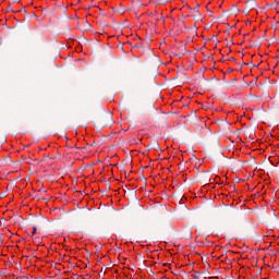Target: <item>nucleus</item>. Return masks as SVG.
I'll use <instances>...</instances> for the list:
<instances>
[{
	"label": "nucleus",
	"mask_w": 279,
	"mask_h": 279,
	"mask_svg": "<svg viewBox=\"0 0 279 279\" xmlns=\"http://www.w3.org/2000/svg\"><path fill=\"white\" fill-rule=\"evenodd\" d=\"M47 223H49V220L45 217H36L34 220H33V225H34V228H45V226H47Z\"/></svg>",
	"instance_id": "obj_1"
},
{
	"label": "nucleus",
	"mask_w": 279,
	"mask_h": 279,
	"mask_svg": "<svg viewBox=\"0 0 279 279\" xmlns=\"http://www.w3.org/2000/svg\"><path fill=\"white\" fill-rule=\"evenodd\" d=\"M102 125H112V113H109L101 118Z\"/></svg>",
	"instance_id": "obj_2"
},
{
	"label": "nucleus",
	"mask_w": 279,
	"mask_h": 279,
	"mask_svg": "<svg viewBox=\"0 0 279 279\" xmlns=\"http://www.w3.org/2000/svg\"><path fill=\"white\" fill-rule=\"evenodd\" d=\"M229 12L230 14H233L234 16H236V14H239L240 12L239 7L236 4H233L229 11H225L226 16H230L228 15Z\"/></svg>",
	"instance_id": "obj_3"
},
{
	"label": "nucleus",
	"mask_w": 279,
	"mask_h": 279,
	"mask_svg": "<svg viewBox=\"0 0 279 279\" xmlns=\"http://www.w3.org/2000/svg\"><path fill=\"white\" fill-rule=\"evenodd\" d=\"M254 8H256V1L254 0H250L246 2V14H250V12H252V10H254Z\"/></svg>",
	"instance_id": "obj_4"
},
{
	"label": "nucleus",
	"mask_w": 279,
	"mask_h": 279,
	"mask_svg": "<svg viewBox=\"0 0 279 279\" xmlns=\"http://www.w3.org/2000/svg\"><path fill=\"white\" fill-rule=\"evenodd\" d=\"M264 93L266 95H269V87L271 86V82H269V77H266L265 82H264Z\"/></svg>",
	"instance_id": "obj_5"
},
{
	"label": "nucleus",
	"mask_w": 279,
	"mask_h": 279,
	"mask_svg": "<svg viewBox=\"0 0 279 279\" xmlns=\"http://www.w3.org/2000/svg\"><path fill=\"white\" fill-rule=\"evenodd\" d=\"M150 149H158V147H160V144H158V141H153L149 144Z\"/></svg>",
	"instance_id": "obj_6"
},
{
	"label": "nucleus",
	"mask_w": 279,
	"mask_h": 279,
	"mask_svg": "<svg viewBox=\"0 0 279 279\" xmlns=\"http://www.w3.org/2000/svg\"><path fill=\"white\" fill-rule=\"evenodd\" d=\"M192 10L195 12V14L193 15L194 21H199L201 19L199 10L197 9H192Z\"/></svg>",
	"instance_id": "obj_7"
},
{
	"label": "nucleus",
	"mask_w": 279,
	"mask_h": 279,
	"mask_svg": "<svg viewBox=\"0 0 279 279\" xmlns=\"http://www.w3.org/2000/svg\"><path fill=\"white\" fill-rule=\"evenodd\" d=\"M256 86H257V88L263 90V93H265V83H259V85H256Z\"/></svg>",
	"instance_id": "obj_8"
},
{
	"label": "nucleus",
	"mask_w": 279,
	"mask_h": 279,
	"mask_svg": "<svg viewBox=\"0 0 279 279\" xmlns=\"http://www.w3.org/2000/svg\"><path fill=\"white\" fill-rule=\"evenodd\" d=\"M124 161L128 162H132V156L128 155L124 159Z\"/></svg>",
	"instance_id": "obj_9"
},
{
	"label": "nucleus",
	"mask_w": 279,
	"mask_h": 279,
	"mask_svg": "<svg viewBox=\"0 0 279 279\" xmlns=\"http://www.w3.org/2000/svg\"><path fill=\"white\" fill-rule=\"evenodd\" d=\"M277 5H278V1H275V3L270 5V10H276Z\"/></svg>",
	"instance_id": "obj_10"
},
{
	"label": "nucleus",
	"mask_w": 279,
	"mask_h": 279,
	"mask_svg": "<svg viewBox=\"0 0 279 279\" xmlns=\"http://www.w3.org/2000/svg\"><path fill=\"white\" fill-rule=\"evenodd\" d=\"M256 82H258V77H255V81H251V84H252L253 86H257Z\"/></svg>",
	"instance_id": "obj_11"
},
{
	"label": "nucleus",
	"mask_w": 279,
	"mask_h": 279,
	"mask_svg": "<svg viewBox=\"0 0 279 279\" xmlns=\"http://www.w3.org/2000/svg\"><path fill=\"white\" fill-rule=\"evenodd\" d=\"M0 197H8V192H2V193L0 194Z\"/></svg>",
	"instance_id": "obj_12"
},
{
	"label": "nucleus",
	"mask_w": 279,
	"mask_h": 279,
	"mask_svg": "<svg viewBox=\"0 0 279 279\" xmlns=\"http://www.w3.org/2000/svg\"><path fill=\"white\" fill-rule=\"evenodd\" d=\"M181 51H184V53H187L186 47L182 46V47H181Z\"/></svg>",
	"instance_id": "obj_13"
},
{
	"label": "nucleus",
	"mask_w": 279,
	"mask_h": 279,
	"mask_svg": "<svg viewBox=\"0 0 279 279\" xmlns=\"http://www.w3.org/2000/svg\"><path fill=\"white\" fill-rule=\"evenodd\" d=\"M36 232H37V228H36V227H33L32 234H36Z\"/></svg>",
	"instance_id": "obj_14"
},
{
	"label": "nucleus",
	"mask_w": 279,
	"mask_h": 279,
	"mask_svg": "<svg viewBox=\"0 0 279 279\" xmlns=\"http://www.w3.org/2000/svg\"><path fill=\"white\" fill-rule=\"evenodd\" d=\"M20 12H24V14H27V11H25V8H22Z\"/></svg>",
	"instance_id": "obj_15"
},
{
	"label": "nucleus",
	"mask_w": 279,
	"mask_h": 279,
	"mask_svg": "<svg viewBox=\"0 0 279 279\" xmlns=\"http://www.w3.org/2000/svg\"><path fill=\"white\" fill-rule=\"evenodd\" d=\"M210 40H217V35H214Z\"/></svg>",
	"instance_id": "obj_16"
},
{
	"label": "nucleus",
	"mask_w": 279,
	"mask_h": 279,
	"mask_svg": "<svg viewBox=\"0 0 279 279\" xmlns=\"http://www.w3.org/2000/svg\"><path fill=\"white\" fill-rule=\"evenodd\" d=\"M186 52L179 53L178 57L182 58Z\"/></svg>",
	"instance_id": "obj_17"
},
{
	"label": "nucleus",
	"mask_w": 279,
	"mask_h": 279,
	"mask_svg": "<svg viewBox=\"0 0 279 279\" xmlns=\"http://www.w3.org/2000/svg\"><path fill=\"white\" fill-rule=\"evenodd\" d=\"M229 60H230V62H234V60H236V59H234L233 57H231V58H229Z\"/></svg>",
	"instance_id": "obj_18"
},
{
	"label": "nucleus",
	"mask_w": 279,
	"mask_h": 279,
	"mask_svg": "<svg viewBox=\"0 0 279 279\" xmlns=\"http://www.w3.org/2000/svg\"><path fill=\"white\" fill-rule=\"evenodd\" d=\"M199 272H196V275L194 276L195 279L199 278Z\"/></svg>",
	"instance_id": "obj_19"
},
{
	"label": "nucleus",
	"mask_w": 279,
	"mask_h": 279,
	"mask_svg": "<svg viewBox=\"0 0 279 279\" xmlns=\"http://www.w3.org/2000/svg\"><path fill=\"white\" fill-rule=\"evenodd\" d=\"M253 47H260V45H258V44H253Z\"/></svg>",
	"instance_id": "obj_20"
},
{
	"label": "nucleus",
	"mask_w": 279,
	"mask_h": 279,
	"mask_svg": "<svg viewBox=\"0 0 279 279\" xmlns=\"http://www.w3.org/2000/svg\"><path fill=\"white\" fill-rule=\"evenodd\" d=\"M244 12L247 14V7L244 9Z\"/></svg>",
	"instance_id": "obj_21"
},
{
	"label": "nucleus",
	"mask_w": 279,
	"mask_h": 279,
	"mask_svg": "<svg viewBox=\"0 0 279 279\" xmlns=\"http://www.w3.org/2000/svg\"><path fill=\"white\" fill-rule=\"evenodd\" d=\"M245 64H247V63L243 62V63L241 64V66H245Z\"/></svg>",
	"instance_id": "obj_22"
},
{
	"label": "nucleus",
	"mask_w": 279,
	"mask_h": 279,
	"mask_svg": "<svg viewBox=\"0 0 279 279\" xmlns=\"http://www.w3.org/2000/svg\"><path fill=\"white\" fill-rule=\"evenodd\" d=\"M44 160H49V156H47Z\"/></svg>",
	"instance_id": "obj_23"
},
{
	"label": "nucleus",
	"mask_w": 279,
	"mask_h": 279,
	"mask_svg": "<svg viewBox=\"0 0 279 279\" xmlns=\"http://www.w3.org/2000/svg\"><path fill=\"white\" fill-rule=\"evenodd\" d=\"M206 242L209 243V244H213V242H210V241H208V240H206Z\"/></svg>",
	"instance_id": "obj_24"
},
{
	"label": "nucleus",
	"mask_w": 279,
	"mask_h": 279,
	"mask_svg": "<svg viewBox=\"0 0 279 279\" xmlns=\"http://www.w3.org/2000/svg\"><path fill=\"white\" fill-rule=\"evenodd\" d=\"M107 189L110 190V184L107 185Z\"/></svg>",
	"instance_id": "obj_25"
},
{
	"label": "nucleus",
	"mask_w": 279,
	"mask_h": 279,
	"mask_svg": "<svg viewBox=\"0 0 279 279\" xmlns=\"http://www.w3.org/2000/svg\"><path fill=\"white\" fill-rule=\"evenodd\" d=\"M107 189L110 190V184L107 185Z\"/></svg>",
	"instance_id": "obj_26"
},
{
	"label": "nucleus",
	"mask_w": 279,
	"mask_h": 279,
	"mask_svg": "<svg viewBox=\"0 0 279 279\" xmlns=\"http://www.w3.org/2000/svg\"><path fill=\"white\" fill-rule=\"evenodd\" d=\"M197 8H199V4L196 8H194V10H197Z\"/></svg>",
	"instance_id": "obj_27"
},
{
	"label": "nucleus",
	"mask_w": 279,
	"mask_h": 279,
	"mask_svg": "<svg viewBox=\"0 0 279 279\" xmlns=\"http://www.w3.org/2000/svg\"><path fill=\"white\" fill-rule=\"evenodd\" d=\"M82 150L86 149V147H81Z\"/></svg>",
	"instance_id": "obj_28"
},
{
	"label": "nucleus",
	"mask_w": 279,
	"mask_h": 279,
	"mask_svg": "<svg viewBox=\"0 0 279 279\" xmlns=\"http://www.w3.org/2000/svg\"><path fill=\"white\" fill-rule=\"evenodd\" d=\"M19 217V219H23V217L22 216H17Z\"/></svg>",
	"instance_id": "obj_29"
},
{
	"label": "nucleus",
	"mask_w": 279,
	"mask_h": 279,
	"mask_svg": "<svg viewBox=\"0 0 279 279\" xmlns=\"http://www.w3.org/2000/svg\"><path fill=\"white\" fill-rule=\"evenodd\" d=\"M229 44L234 45V43H232V41H229Z\"/></svg>",
	"instance_id": "obj_30"
},
{
	"label": "nucleus",
	"mask_w": 279,
	"mask_h": 279,
	"mask_svg": "<svg viewBox=\"0 0 279 279\" xmlns=\"http://www.w3.org/2000/svg\"><path fill=\"white\" fill-rule=\"evenodd\" d=\"M189 236H191V231L189 232Z\"/></svg>",
	"instance_id": "obj_31"
}]
</instances>
